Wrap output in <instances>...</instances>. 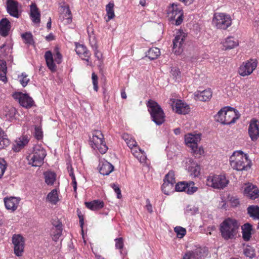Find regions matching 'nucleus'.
<instances>
[{"label": "nucleus", "instance_id": "nucleus-1", "mask_svg": "<svg viewBox=\"0 0 259 259\" xmlns=\"http://www.w3.org/2000/svg\"><path fill=\"white\" fill-rule=\"evenodd\" d=\"M231 167L238 171L247 170L251 167V161L241 151H235L230 157Z\"/></svg>", "mask_w": 259, "mask_h": 259}, {"label": "nucleus", "instance_id": "nucleus-2", "mask_svg": "<svg viewBox=\"0 0 259 259\" xmlns=\"http://www.w3.org/2000/svg\"><path fill=\"white\" fill-rule=\"evenodd\" d=\"M238 228L237 222L230 218L224 220L220 226L222 236L226 240L233 238L236 235Z\"/></svg>", "mask_w": 259, "mask_h": 259}, {"label": "nucleus", "instance_id": "nucleus-3", "mask_svg": "<svg viewBox=\"0 0 259 259\" xmlns=\"http://www.w3.org/2000/svg\"><path fill=\"white\" fill-rule=\"evenodd\" d=\"M149 111L153 121L157 125H160L165 121V115L160 106L155 101L149 100L147 103Z\"/></svg>", "mask_w": 259, "mask_h": 259}, {"label": "nucleus", "instance_id": "nucleus-4", "mask_svg": "<svg viewBox=\"0 0 259 259\" xmlns=\"http://www.w3.org/2000/svg\"><path fill=\"white\" fill-rule=\"evenodd\" d=\"M46 156L45 149L40 145H36L33 148V152L27 157L28 164L33 166H39L43 163Z\"/></svg>", "mask_w": 259, "mask_h": 259}, {"label": "nucleus", "instance_id": "nucleus-5", "mask_svg": "<svg viewBox=\"0 0 259 259\" xmlns=\"http://www.w3.org/2000/svg\"><path fill=\"white\" fill-rule=\"evenodd\" d=\"M90 137V145L94 149H97L101 154H104L108 150L104 141V136L100 131L95 130Z\"/></svg>", "mask_w": 259, "mask_h": 259}, {"label": "nucleus", "instance_id": "nucleus-6", "mask_svg": "<svg viewBox=\"0 0 259 259\" xmlns=\"http://www.w3.org/2000/svg\"><path fill=\"white\" fill-rule=\"evenodd\" d=\"M161 190L166 195H169L175 191L178 192V183H176L174 171H170L165 175Z\"/></svg>", "mask_w": 259, "mask_h": 259}, {"label": "nucleus", "instance_id": "nucleus-7", "mask_svg": "<svg viewBox=\"0 0 259 259\" xmlns=\"http://www.w3.org/2000/svg\"><path fill=\"white\" fill-rule=\"evenodd\" d=\"M212 24L219 29H226L232 24V19L230 15L223 13H214Z\"/></svg>", "mask_w": 259, "mask_h": 259}, {"label": "nucleus", "instance_id": "nucleus-8", "mask_svg": "<svg viewBox=\"0 0 259 259\" xmlns=\"http://www.w3.org/2000/svg\"><path fill=\"white\" fill-rule=\"evenodd\" d=\"M229 183V180L224 175H214L209 176L207 179L206 184L215 189H223Z\"/></svg>", "mask_w": 259, "mask_h": 259}, {"label": "nucleus", "instance_id": "nucleus-9", "mask_svg": "<svg viewBox=\"0 0 259 259\" xmlns=\"http://www.w3.org/2000/svg\"><path fill=\"white\" fill-rule=\"evenodd\" d=\"M182 164L189 172L190 175L193 177H198L200 174V167L193 159L185 158Z\"/></svg>", "mask_w": 259, "mask_h": 259}, {"label": "nucleus", "instance_id": "nucleus-10", "mask_svg": "<svg viewBox=\"0 0 259 259\" xmlns=\"http://www.w3.org/2000/svg\"><path fill=\"white\" fill-rule=\"evenodd\" d=\"M13 97L18 101L22 106L26 108L31 107L34 104L33 100L27 94L16 93L13 95Z\"/></svg>", "mask_w": 259, "mask_h": 259}, {"label": "nucleus", "instance_id": "nucleus-11", "mask_svg": "<svg viewBox=\"0 0 259 259\" xmlns=\"http://www.w3.org/2000/svg\"><path fill=\"white\" fill-rule=\"evenodd\" d=\"M257 66L256 60H251L243 63L240 67L239 73L242 76L250 75Z\"/></svg>", "mask_w": 259, "mask_h": 259}, {"label": "nucleus", "instance_id": "nucleus-12", "mask_svg": "<svg viewBox=\"0 0 259 259\" xmlns=\"http://www.w3.org/2000/svg\"><path fill=\"white\" fill-rule=\"evenodd\" d=\"M12 242L14 246V253L18 256L22 255L24 251V239L23 237L19 234H15L12 237Z\"/></svg>", "mask_w": 259, "mask_h": 259}, {"label": "nucleus", "instance_id": "nucleus-13", "mask_svg": "<svg viewBox=\"0 0 259 259\" xmlns=\"http://www.w3.org/2000/svg\"><path fill=\"white\" fill-rule=\"evenodd\" d=\"M225 111L226 118L223 120L225 124H230L235 122L236 120L240 117L238 111L230 107H226Z\"/></svg>", "mask_w": 259, "mask_h": 259}, {"label": "nucleus", "instance_id": "nucleus-14", "mask_svg": "<svg viewBox=\"0 0 259 259\" xmlns=\"http://www.w3.org/2000/svg\"><path fill=\"white\" fill-rule=\"evenodd\" d=\"M194 182L191 181L179 182V192H184L189 195H192L198 189L194 186Z\"/></svg>", "mask_w": 259, "mask_h": 259}, {"label": "nucleus", "instance_id": "nucleus-15", "mask_svg": "<svg viewBox=\"0 0 259 259\" xmlns=\"http://www.w3.org/2000/svg\"><path fill=\"white\" fill-rule=\"evenodd\" d=\"M178 7L177 4H171L167 9V17L171 24L178 25Z\"/></svg>", "mask_w": 259, "mask_h": 259}, {"label": "nucleus", "instance_id": "nucleus-16", "mask_svg": "<svg viewBox=\"0 0 259 259\" xmlns=\"http://www.w3.org/2000/svg\"><path fill=\"white\" fill-rule=\"evenodd\" d=\"M248 134L252 141H256L259 138V125L258 121L253 119L248 126Z\"/></svg>", "mask_w": 259, "mask_h": 259}, {"label": "nucleus", "instance_id": "nucleus-17", "mask_svg": "<svg viewBox=\"0 0 259 259\" xmlns=\"http://www.w3.org/2000/svg\"><path fill=\"white\" fill-rule=\"evenodd\" d=\"M244 194L250 199L254 200L259 197V190L252 184H248L245 185Z\"/></svg>", "mask_w": 259, "mask_h": 259}, {"label": "nucleus", "instance_id": "nucleus-18", "mask_svg": "<svg viewBox=\"0 0 259 259\" xmlns=\"http://www.w3.org/2000/svg\"><path fill=\"white\" fill-rule=\"evenodd\" d=\"M7 10L8 13L12 16L19 18L20 13L18 10V3L14 0H7Z\"/></svg>", "mask_w": 259, "mask_h": 259}, {"label": "nucleus", "instance_id": "nucleus-19", "mask_svg": "<svg viewBox=\"0 0 259 259\" xmlns=\"http://www.w3.org/2000/svg\"><path fill=\"white\" fill-rule=\"evenodd\" d=\"M19 197H10L4 198L5 205L7 209L14 211L17 209L20 203Z\"/></svg>", "mask_w": 259, "mask_h": 259}, {"label": "nucleus", "instance_id": "nucleus-20", "mask_svg": "<svg viewBox=\"0 0 259 259\" xmlns=\"http://www.w3.org/2000/svg\"><path fill=\"white\" fill-rule=\"evenodd\" d=\"M75 51L82 59L89 62V59L91 56V53L84 45L76 44Z\"/></svg>", "mask_w": 259, "mask_h": 259}, {"label": "nucleus", "instance_id": "nucleus-21", "mask_svg": "<svg viewBox=\"0 0 259 259\" xmlns=\"http://www.w3.org/2000/svg\"><path fill=\"white\" fill-rule=\"evenodd\" d=\"M194 96L196 100L205 102L210 99L212 97V92L210 89L202 92L197 91L194 93Z\"/></svg>", "mask_w": 259, "mask_h": 259}, {"label": "nucleus", "instance_id": "nucleus-22", "mask_svg": "<svg viewBox=\"0 0 259 259\" xmlns=\"http://www.w3.org/2000/svg\"><path fill=\"white\" fill-rule=\"evenodd\" d=\"M201 140V136L200 134L193 135L192 134H188L185 136V141L186 144L189 147L198 144Z\"/></svg>", "mask_w": 259, "mask_h": 259}, {"label": "nucleus", "instance_id": "nucleus-23", "mask_svg": "<svg viewBox=\"0 0 259 259\" xmlns=\"http://www.w3.org/2000/svg\"><path fill=\"white\" fill-rule=\"evenodd\" d=\"M114 169V166L107 161L100 162L99 164V171L101 175L107 176Z\"/></svg>", "mask_w": 259, "mask_h": 259}, {"label": "nucleus", "instance_id": "nucleus-24", "mask_svg": "<svg viewBox=\"0 0 259 259\" xmlns=\"http://www.w3.org/2000/svg\"><path fill=\"white\" fill-rule=\"evenodd\" d=\"M11 28L10 22L7 18H3L0 21V35L6 36Z\"/></svg>", "mask_w": 259, "mask_h": 259}, {"label": "nucleus", "instance_id": "nucleus-25", "mask_svg": "<svg viewBox=\"0 0 259 259\" xmlns=\"http://www.w3.org/2000/svg\"><path fill=\"white\" fill-rule=\"evenodd\" d=\"M191 252L193 259H205L207 255V249L205 247H198Z\"/></svg>", "mask_w": 259, "mask_h": 259}, {"label": "nucleus", "instance_id": "nucleus-26", "mask_svg": "<svg viewBox=\"0 0 259 259\" xmlns=\"http://www.w3.org/2000/svg\"><path fill=\"white\" fill-rule=\"evenodd\" d=\"M29 139L26 136H22L18 138L15 141L13 149L16 152H19L22 148L27 144Z\"/></svg>", "mask_w": 259, "mask_h": 259}, {"label": "nucleus", "instance_id": "nucleus-27", "mask_svg": "<svg viewBox=\"0 0 259 259\" xmlns=\"http://www.w3.org/2000/svg\"><path fill=\"white\" fill-rule=\"evenodd\" d=\"M247 214L254 220L259 221V206L252 205L247 208Z\"/></svg>", "mask_w": 259, "mask_h": 259}, {"label": "nucleus", "instance_id": "nucleus-28", "mask_svg": "<svg viewBox=\"0 0 259 259\" xmlns=\"http://www.w3.org/2000/svg\"><path fill=\"white\" fill-rule=\"evenodd\" d=\"M242 237L245 241H248L251 238L252 234V225L249 223H246L242 226Z\"/></svg>", "mask_w": 259, "mask_h": 259}, {"label": "nucleus", "instance_id": "nucleus-29", "mask_svg": "<svg viewBox=\"0 0 259 259\" xmlns=\"http://www.w3.org/2000/svg\"><path fill=\"white\" fill-rule=\"evenodd\" d=\"M225 50L232 49L238 46L239 43L237 40L232 36L228 37L223 43Z\"/></svg>", "mask_w": 259, "mask_h": 259}, {"label": "nucleus", "instance_id": "nucleus-30", "mask_svg": "<svg viewBox=\"0 0 259 259\" xmlns=\"http://www.w3.org/2000/svg\"><path fill=\"white\" fill-rule=\"evenodd\" d=\"M60 19L64 24H69L72 21V16L71 11L68 7L63 9V12L60 16Z\"/></svg>", "mask_w": 259, "mask_h": 259}, {"label": "nucleus", "instance_id": "nucleus-31", "mask_svg": "<svg viewBox=\"0 0 259 259\" xmlns=\"http://www.w3.org/2000/svg\"><path fill=\"white\" fill-rule=\"evenodd\" d=\"M45 58L46 63L49 68L52 71H55L56 69V66L54 63V60L52 54L50 51H47L45 54Z\"/></svg>", "mask_w": 259, "mask_h": 259}, {"label": "nucleus", "instance_id": "nucleus-32", "mask_svg": "<svg viewBox=\"0 0 259 259\" xmlns=\"http://www.w3.org/2000/svg\"><path fill=\"white\" fill-rule=\"evenodd\" d=\"M85 205L87 208L92 210H97L103 207L104 203L99 200H94L92 202H87Z\"/></svg>", "mask_w": 259, "mask_h": 259}, {"label": "nucleus", "instance_id": "nucleus-33", "mask_svg": "<svg viewBox=\"0 0 259 259\" xmlns=\"http://www.w3.org/2000/svg\"><path fill=\"white\" fill-rule=\"evenodd\" d=\"M191 150V153L195 158H199L204 154V150L202 146H198L196 144L190 147Z\"/></svg>", "mask_w": 259, "mask_h": 259}, {"label": "nucleus", "instance_id": "nucleus-34", "mask_svg": "<svg viewBox=\"0 0 259 259\" xmlns=\"http://www.w3.org/2000/svg\"><path fill=\"white\" fill-rule=\"evenodd\" d=\"M31 17L33 22L38 23L40 22V13L36 6L32 4L30 6Z\"/></svg>", "mask_w": 259, "mask_h": 259}, {"label": "nucleus", "instance_id": "nucleus-35", "mask_svg": "<svg viewBox=\"0 0 259 259\" xmlns=\"http://www.w3.org/2000/svg\"><path fill=\"white\" fill-rule=\"evenodd\" d=\"M16 113V109L12 106H6L3 111V115L7 119H11L14 117Z\"/></svg>", "mask_w": 259, "mask_h": 259}, {"label": "nucleus", "instance_id": "nucleus-36", "mask_svg": "<svg viewBox=\"0 0 259 259\" xmlns=\"http://www.w3.org/2000/svg\"><path fill=\"white\" fill-rule=\"evenodd\" d=\"M7 70V68L6 61L0 60V80L4 82L7 81L6 77Z\"/></svg>", "mask_w": 259, "mask_h": 259}, {"label": "nucleus", "instance_id": "nucleus-37", "mask_svg": "<svg viewBox=\"0 0 259 259\" xmlns=\"http://www.w3.org/2000/svg\"><path fill=\"white\" fill-rule=\"evenodd\" d=\"M191 110L190 106L184 101L179 100V114H187Z\"/></svg>", "mask_w": 259, "mask_h": 259}, {"label": "nucleus", "instance_id": "nucleus-38", "mask_svg": "<svg viewBox=\"0 0 259 259\" xmlns=\"http://www.w3.org/2000/svg\"><path fill=\"white\" fill-rule=\"evenodd\" d=\"M10 144V141L7 138V135L0 128V149L7 147Z\"/></svg>", "mask_w": 259, "mask_h": 259}, {"label": "nucleus", "instance_id": "nucleus-39", "mask_svg": "<svg viewBox=\"0 0 259 259\" xmlns=\"http://www.w3.org/2000/svg\"><path fill=\"white\" fill-rule=\"evenodd\" d=\"M62 231V225H57L56 228H52V239L57 241L60 237Z\"/></svg>", "mask_w": 259, "mask_h": 259}, {"label": "nucleus", "instance_id": "nucleus-40", "mask_svg": "<svg viewBox=\"0 0 259 259\" xmlns=\"http://www.w3.org/2000/svg\"><path fill=\"white\" fill-rule=\"evenodd\" d=\"M160 55V50L158 48H152L149 50L146 57L151 60L157 59Z\"/></svg>", "mask_w": 259, "mask_h": 259}, {"label": "nucleus", "instance_id": "nucleus-41", "mask_svg": "<svg viewBox=\"0 0 259 259\" xmlns=\"http://www.w3.org/2000/svg\"><path fill=\"white\" fill-rule=\"evenodd\" d=\"M47 200L52 204L57 203L59 201V198L56 189H53L48 194Z\"/></svg>", "mask_w": 259, "mask_h": 259}, {"label": "nucleus", "instance_id": "nucleus-42", "mask_svg": "<svg viewBox=\"0 0 259 259\" xmlns=\"http://www.w3.org/2000/svg\"><path fill=\"white\" fill-rule=\"evenodd\" d=\"M45 182L49 185L54 184L56 180V174L52 171H46L44 172Z\"/></svg>", "mask_w": 259, "mask_h": 259}, {"label": "nucleus", "instance_id": "nucleus-43", "mask_svg": "<svg viewBox=\"0 0 259 259\" xmlns=\"http://www.w3.org/2000/svg\"><path fill=\"white\" fill-rule=\"evenodd\" d=\"M169 104L176 113H178V98L176 94L171 95L169 101Z\"/></svg>", "mask_w": 259, "mask_h": 259}, {"label": "nucleus", "instance_id": "nucleus-44", "mask_svg": "<svg viewBox=\"0 0 259 259\" xmlns=\"http://www.w3.org/2000/svg\"><path fill=\"white\" fill-rule=\"evenodd\" d=\"M114 7V5L113 3H109L106 6V11L108 16V20L107 21L112 19L115 17Z\"/></svg>", "mask_w": 259, "mask_h": 259}, {"label": "nucleus", "instance_id": "nucleus-45", "mask_svg": "<svg viewBox=\"0 0 259 259\" xmlns=\"http://www.w3.org/2000/svg\"><path fill=\"white\" fill-rule=\"evenodd\" d=\"M227 108L224 107L221 109L215 116L216 121L221 123L222 124H225V122L223 120L226 118L225 111Z\"/></svg>", "mask_w": 259, "mask_h": 259}, {"label": "nucleus", "instance_id": "nucleus-46", "mask_svg": "<svg viewBox=\"0 0 259 259\" xmlns=\"http://www.w3.org/2000/svg\"><path fill=\"white\" fill-rule=\"evenodd\" d=\"M186 213L191 215H195L199 212V208L194 205H187L185 209Z\"/></svg>", "mask_w": 259, "mask_h": 259}, {"label": "nucleus", "instance_id": "nucleus-47", "mask_svg": "<svg viewBox=\"0 0 259 259\" xmlns=\"http://www.w3.org/2000/svg\"><path fill=\"white\" fill-rule=\"evenodd\" d=\"M245 255L250 258H253L255 256L254 250L250 246H247L244 250Z\"/></svg>", "mask_w": 259, "mask_h": 259}, {"label": "nucleus", "instance_id": "nucleus-48", "mask_svg": "<svg viewBox=\"0 0 259 259\" xmlns=\"http://www.w3.org/2000/svg\"><path fill=\"white\" fill-rule=\"evenodd\" d=\"M7 164L4 159L0 158V179L3 177L7 168Z\"/></svg>", "mask_w": 259, "mask_h": 259}, {"label": "nucleus", "instance_id": "nucleus-49", "mask_svg": "<svg viewBox=\"0 0 259 259\" xmlns=\"http://www.w3.org/2000/svg\"><path fill=\"white\" fill-rule=\"evenodd\" d=\"M22 37L25 40V43L29 45L33 43L32 35L30 33L26 32L22 34Z\"/></svg>", "mask_w": 259, "mask_h": 259}, {"label": "nucleus", "instance_id": "nucleus-50", "mask_svg": "<svg viewBox=\"0 0 259 259\" xmlns=\"http://www.w3.org/2000/svg\"><path fill=\"white\" fill-rule=\"evenodd\" d=\"M131 149L133 154L137 158H139V156L141 154H143L144 153V151L139 148L137 146L134 147V148H132Z\"/></svg>", "mask_w": 259, "mask_h": 259}, {"label": "nucleus", "instance_id": "nucleus-51", "mask_svg": "<svg viewBox=\"0 0 259 259\" xmlns=\"http://www.w3.org/2000/svg\"><path fill=\"white\" fill-rule=\"evenodd\" d=\"M20 82L23 87H25L29 81L27 75L22 73L21 76L19 77Z\"/></svg>", "mask_w": 259, "mask_h": 259}, {"label": "nucleus", "instance_id": "nucleus-52", "mask_svg": "<svg viewBox=\"0 0 259 259\" xmlns=\"http://www.w3.org/2000/svg\"><path fill=\"white\" fill-rule=\"evenodd\" d=\"M92 79L93 81V84L94 85V89L95 91H98V77L97 75L93 72L92 74Z\"/></svg>", "mask_w": 259, "mask_h": 259}, {"label": "nucleus", "instance_id": "nucleus-53", "mask_svg": "<svg viewBox=\"0 0 259 259\" xmlns=\"http://www.w3.org/2000/svg\"><path fill=\"white\" fill-rule=\"evenodd\" d=\"M179 39H181V41L179 42V48L180 45H181L183 42L185 40L186 38L187 37V33L183 32L182 30L179 29Z\"/></svg>", "mask_w": 259, "mask_h": 259}, {"label": "nucleus", "instance_id": "nucleus-54", "mask_svg": "<svg viewBox=\"0 0 259 259\" xmlns=\"http://www.w3.org/2000/svg\"><path fill=\"white\" fill-rule=\"evenodd\" d=\"M111 186L115 192L117 194V197L118 199L121 198L122 197V195L121 193V190L118 186L115 184H112L111 185Z\"/></svg>", "mask_w": 259, "mask_h": 259}, {"label": "nucleus", "instance_id": "nucleus-55", "mask_svg": "<svg viewBox=\"0 0 259 259\" xmlns=\"http://www.w3.org/2000/svg\"><path fill=\"white\" fill-rule=\"evenodd\" d=\"M35 136L37 139L40 140L42 138V132L40 127H35Z\"/></svg>", "mask_w": 259, "mask_h": 259}, {"label": "nucleus", "instance_id": "nucleus-56", "mask_svg": "<svg viewBox=\"0 0 259 259\" xmlns=\"http://www.w3.org/2000/svg\"><path fill=\"white\" fill-rule=\"evenodd\" d=\"M116 242L115 246L116 248L122 249L123 246V242L122 238H116L115 239Z\"/></svg>", "mask_w": 259, "mask_h": 259}, {"label": "nucleus", "instance_id": "nucleus-57", "mask_svg": "<svg viewBox=\"0 0 259 259\" xmlns=\"http://www.w3.org/2000/svg\"><path fill=\"white\" fill-rule=\"evenodd\" d=\"M55 57V61L58 63L60 64L62 62V55L59 53L58 49L56 50V54L54 56Z\"/></svg>", "mask_w": 259, "mask_h": 259}, {"label": "nucleus", "instance_id": "nucleus-58", "mask_svg": "<svg viewBox=\"0 0 259 259\" xmlns=\"http://www.w3.org/2000/svg\"><path fill=\"white\" fill-rule=\"evenodd\" d=\"M178 43V35H176L174 39L173 40L172 44V51L175 54H177V44Z\"/></svg>", "mask_w": 259, "mask_h": 259}, {"label": "nucleus", "instance_id": "nucleus-59", "mask_svg": "<svg viewBox=\"0 0 259 259\" xmlns=\"http://www.w3.org/2000/svg\"><path fill=\"white\" fill-rule=\"evenodd\" d=\"M93 48H94V51H95V57L98 59V60L99 61H100L101 59H102V55L101 53L98 50L97 47L96 45V44H95L94 46L93 47Z\"/></svg>", "mask_w": 259, "mask_h": 259}, {"label": "nucleus", "instance_id": "nucleus-60", "mask_svg": "<svg viewBox=\"0 0 259 259\" xmlns=\"http://www.w3.org/2000/svg\"><path fill=\"white\" fill-rule=\"evenodd\" d=\"M186 234V230L185 228L179 226V238H183Z\"/></svg>", "mask_w": 259, "mask_h": 259}, {"label": "nucleus", "instance_id": "nucleus-61", "mask_svg": "<svg viewBox=\"0 0 259 259\" xmlns=\"http://www.w3.org/2000/svg\"><path fill=\"white\" fill-rule=\"evenodd\" d=\"M171 74L174 76V78L176 80L178 75V70L177 67H172L171 68Z\"/></svg>", "mask_w": 259, "mask_h": 259}, {"label": "nucleus", "instance_id": "nucleus-62", "mask_svg": "<svg viewBox=\"0 0 259 259\" xmlns=\"http://www.w3.org/2000/svg\"><path fill=\"white\" fill-rule=\"evenodd\" d=\"M127 145L128 146V147L131 149L132 148H134V147L137 146L136 141L133 139L130 140V141L128 142V143H127Z\"/></svg>", "mask_w": 259, "mask_h": 259}, {"label": "nucleus", "instance_id": "nucleus-63", "mask_svg": "<svg viewBox=\"0 0 259 259\" xmlns=\"http://www.w3.org/2000/svg\"><path fill=\"white\" fill-rule=\"evenodd\" d=\"M77 214L79 219V223L80 226L81 228L83 227V215L81 214V212L79 211V210H77Z\"/></svg>", "mask_w": 259, "mask_h": 259}, {"label": "nucleus", "instance_id": "nucleus-64", "mask_svg": "<svg viewBox=\"0 0 259 259\" xmlns=\"http://www.w3.org/2000/svg\"><path fill=\"white\" fill-rule=\"evenodd\" d=\"M183 259H193L192 252L191 251L186 252L183 256Z\"/></svg>", "mask_w": 259, "mask_h": 259}]
</instances>
